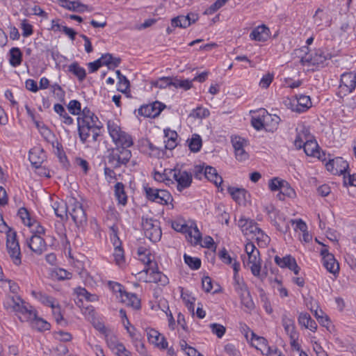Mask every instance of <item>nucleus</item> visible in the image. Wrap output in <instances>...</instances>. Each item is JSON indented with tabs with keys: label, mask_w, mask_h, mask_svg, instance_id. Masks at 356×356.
Instances as JSON below:
<instances>
[{
	"label": "nucleus",
	"mask_w": 356,
	"mask_h": 356,
	"mask_svg": "<svg viewBox=\"0 0 356 356\" xmlns=\"http://www.w3.org/2000/svg\"><path fill=\"white\" fill-rule=\"evenodd\" d=\"M175 177V181L177 183V190L181 191L182 190L188 188L192 183V174L186 170L179 169Z\"/></svg>",
	"instance_id": "18"
},
{
	"label": "nucleus",
	"mask_w": 356,
	"mask_h": 356,
	"mask_svg": "<svg viewBox=\"0 0 356 356\" xmlns=\"http://www.w3.org/2000/svg\"><path fill=\"white\" fill-rule=\"evenodd\" d=\"M79 115V116L77 118V119H88L93 118L94 117H97L88 107H85L83 110H81V113Z\"/></svg>",
	"instance_id": "64"
},
{
	"label": "nucleus",
	"mask_w": 356,
	"mask_h": 356,
	"mask_svg": "<svg viewBox=\"0 0 356 356\" xmlns=\"http://www.w3.org/2000/svg\"><path fill=\"white\" fill-rule=\"evenodd\" d=\"M325 166L327 170L334 175L345 174L349 168L347 161H344L341 157L329 160Z\"/></svg>",
	"instance_id": "16"
},
{
	"label": "nucleus",
	"mask_w": 356,
	"mask_h": 356,
	"mask_svg": "<svg viewBox=\"0 0 356 356\" xmlns=\"http://www.w3.org/2000/svg\"><path fill=\"white\" fill-rule=\"evenodd\" d=\"M269 33V29L265 25H261L251 32L250 38L254 40L265 42L268 39Z\"/></svg>",
	"instance_id": "23"
},
{
	"label": "nucleus",
	"mask_w": 356,
	"mask_h": 356,
	"mask_svg": "<svg viewBox=\"0 0 356 356\" xmlns=\"http://www.w3.org/2000/svg\"><path fill=\"white\" fill-rule=\"evenodd\" d=\"M164 134L165 148L168 149H174L177 145V140L178 135L177 132L170 129H165Z\"/></svg>",
	"instance_id": "32"
},
{
	"label": "nucleus",
	"mask_w": 356,
	"mask_h": 356,
	"mask_svg": "<svg viewBox=\"0 0 356 356\" xmlns=\"http://www.w3.org/2000/svg\"><path fill=\"white\" fill-rule=\"evenodd\" d=\"M24 316H19L22 321L29 322L32 328L38 331H46L50 330V324L44 319L39 318L37 316L36 310L31 307Z\"/></svg>",
	"instance_id": "9"
},
{
	"label": "nucleus",
	"mask_w": 356,
	"mask_h": 356,
	"mask_svg": "<svg viewBox=\"0 0 356 356\" xmlns=\"http://www.w3.org/2000/svg\"><path fill=\"white\" fill-rule=\"evenodd\" d=\"M282 324L284 328L285 332L289 337L298 334L296 330L294 320L290 318L286 314H284L282 316Z\"/></svg>",
	"instance_id": "31"
},
{
	"label": "nucleus",
	"mask_w": 356,
	"mask_h": 356,
	"mask_svg": "<svg viewBox=\"0 0 356 356\" xmlns=\"http://www.w3.org/2000/svg\"><path fill=\"white\" fill-rule=\"evenodd\" d=\"M107 129L116 147L129 148L134 145L131 136L123 131L114 120H110L107 122Z\"/></svg>",
	"instance_id": "2"
},
{
	"label": "nucleus",
	"mask_w": 356,
	"mask_h": 356,
	"mask_svg": "<svg viewBox=\"0 0 356 356\" xmlns=\"http://www.w3.org/2000/svg\"><path fill=\"white\" fill-rule=\"evenodd\" d=\"M178 168H175L174 169H165L164 171V177L166 181H172L175 179V177L177 176V172L178 171Z\"/></svg>",
	"instance_id": "60"
},
{
	"label": "nucleus",
	"mask_w": 356,
	"mask_h": 356,
	"mask_svg": "<svg viewBox=\"0 0 356 356\" xmlns=\"http://www.w3.org/2000/svg\"><path fill=\"white\" fill-rule=\"evenodd\" d=\"M60 6L67 10H72L74 12L83 13L85 10H88V6L79 1H71L68 0H59Z\"/></svg>",
	"instance_id": "27"
},
{
	"label": "nucleus",
	"mask_w": 356,
	"mask_h": 356,
	"mask_svg": "<svg viewBox=\"0 0 356 356\" xmlns=\"http://www.w3.org/2000/svg\"><path fill=\"white\" fill-rule=\"evenodd\" d=\"M6 234V250L13 262L19 266L22 263V254L17 233L12 229L5 232Z\"/></svg>",
	"instance_id": "4"
},
{
	"label": "nucleus",
	"mask_w": 356,
	"mask_h": 356,
	"mask_svg": "<svg viewBox=\"0 0 356 356\" xmlns=\"http://www.w3.org/2000/svg\"><path fill=\"white\" fill-rule=\"evenodd\" d=\"M3 306L7 310L17 313L19 317L27 314L28 311L32 307L16 295L8 296L3 301Z\"/></svg>",
	"instance_id": "6"
},
{
	"label": "nucleus",
	"mask_w": 356,
	"mask_h": 356,
	"mask_svg": "<svg viewBox=\"0 0 356 356\" xmlns=\"http://www.w3.org/2000/svg\"><path fill=\"white\" fill-rule=\"evenodd\" d=\"M186 237L191 243L195 245L200 244L202 241V234L198 229L197 225L195 222H190L188 229L186 233Z\"/></svg>",
	"instance_id": "22"
},
{
	"label": "nucleus",
	"mask_w": 356,
	"mask_h": 356,
	"mask_svg": "<svg viewBox=\"0 0 356 356\" xmlns=\"http://www.w3.org/2000/svg\"><path fill=\"white\" fill-rule=\"evenodd\" d=\"M54 210L56 216L63 220L67 218V205H58L56 207H54Z\"/></svg>",
	"instance_id": "54"
},
{
	"label": "nucleus",
	"mask_w": 356,
	"mask_h": 356,
	"mask_svg": "<svg viewBox=\"0 0 356 356\" xmlns=\"http://www.w3.org/2000/svg\"><path fill=\"white\" fill-rule=\"evenodd\" d=\"M101 60L102 65L107 66L109 69L119 66L121 63L120 58L113 57L111 54H103L101 57Z\"/></svg>",
	"instance_id": "36"
},
{
	"label": "nucleus",
	"mask_w": 356,
	"mask_h": 356,
	"mask_svg": "<svg viewBox=\"0 0 356 356\" xmlns=\"http://www.w3.org/2000/svg\"><path fill=\"white\" fill-rule=\"evenodd\" d=\"M33 294L34 296L38 299L43 305L46 306H49L52 309H54L55 305V299L53 297L49 296L45 293H43L40 291L35 292L33 291Z\"/></svg>",
	"instance_id": "40"
},
{
	"label": "nucleus",
	"mask_w": 356,
	"mask_h": 356,
	"mask_svg": "<svg viewBox=\"0 0 356 356\" xmlns=\"http://www.w3.org/2000/svg\"><path fill=\"white\" fill-rule=\"evenodd\" d=\"M261 261L259 251L250 254L248 257L247 264L250 266L251 272L255 277H259L261 275Z\"/></svg>",
	"instance_id": "20"
},
{
	"label": "nucleus",
	"mask_w": 356,
	"mask_h": 356,
	"mask_svg": "<svg viewBox=\"0 0 356 356\" xmlns=\"http://www.w3.org/2000/svg\"><path fill=\"white\" fill-rule=\"evenodd\" d=\"M106 341L109 348L116 354L120 350V346H124L123 343L118 341L117 337L112 334H106Z\"/></svg>",
	"instance_id": "41"
},
{
	"label": "nucleus",
	"mask_w": 356,
	"mask_h": 356,
	"mask_svg": "<svg viewBox=\"0 0 356 356\" xmlns=\"http://www.w3.org/2000/svg\"><path fill=\"white\" fill-rule=\"evenodd\" d=\"M209 115V111L202 107H197V108L193 109L192 113L190 114V116L200 119L207 118Z\"/></svg>",
	"instance_id": "49"
},
{
	"label": "nucleus",
	"mask_w": 356,
	"mask_h": 356,
	"mask_svg": "<svg viewBox=\"0 0 356 356\" xmlns=\"http://www.w3.org/2000/svg\"><path fill=\"white\" fill-rule=\"evenodd\" d=\"M165 106L161 102H155L152 104L143 105L138 108V114L146 118L157 117Z\"/></svg>",
	"instance_id": "14"
},
{
	"label": "nucleus",
	"mask_w": 356,
	"mask_h": 356,
	"mask_svg": "<svg viewBox=\"0 0 356 356\" xmlns=\"http://www.w3.org/2000/svg\"><path fill=\"white\" fill-rule=\"evenodd\" d=\"M68 70L70 72L75 75L80 81H82L86 78V70L83 67H80L76 62L70 65L68 67Z\"/></svg>",
	"instance_id": "38"
},
{
	"label": "nucleus",
	"mask_w": 356,
	"mask_h": 356,
	"mask_svg": "<svg viewBox=\"0 0 356 356\" xmlns=\"http://www.w3.org/2000/svg\"><path fill=\"white\" fill-rule=\"evenodd\" d=\"M227 191L232 199L237 203L242 204L246 201L248 192L245 189L229 186L227 188Z\"/></svg>",
	"instance_id": "29"
},
{
	"label": "nucleus",
	"mask_w": 356,
	"mask_h": 356,
	"mask_svg": "<svg viewBox=\"0 0 356 356\" xmlns=\"http://www.w3.org/2000/svg\"><path fill=\"white\" fill-rule=\"evenodd\" d=\"M265 211L270 218L271 222L277 227V230L283 233H286L289 230L290 227L289 223H285L284 225L282 226L280 222H277V218L284 219V215L281 213L278 210H277L273 205L270 204L266 207Z\"/></svg>",
	"instance_id": "13"
},
{
	"label": "nucleus",
	"mask_w": 356,
	"mask_h": 356,
	"mask_svg": "<svg viewBox=\"0 0 356 356\" xmlns=\"http://www.w3.org/2000/svg\"><path fill=\"white\" fill-rule=\"evenodd\" d=\"M190 222L188 223H183L180 221H173L172 222V227L177 232L186 234L188 229V225Z\"/></svg>",
	"instance_id": "53"
},
{
	"label": "nucleus",
	"mask_w": 356,
	"mask_h": 356,
	"mask_svg": "<svg viewBox=\"0 0 356 356\" xmlns=\"http://www.w3.org/2000/svg\"><path fill=\"white\" fill-rule=\"evenodd\" d=\"M171 83V77L163 76L154 83V86L159 88H165L170 86Z\"/></svg>",
	"instance_id": "55"
},
{
	"label": "nucleus",
	"mask_w": 356,
	"mask_h": 356,
	"mask_svg": "<svg viewBox=\"0 0 356 356\" xmlns=\"http://www.w3.org/2000/svg\"><path fill=\"white\" fill-rule=\"evenodd\" d=\"M54 109L56 113H58L60 118H63L62 121L63 123L67 125L73 124V119L67 114L65 108L60 104L54 105Z\"/></svg>",
	"instance_id": "39"
},
{
	"label": "nucleus",
	"mask_w": 356,
	"mask_h": 356,
	"mask_svg": "<svg viewBox=\"0 0 356 356\" xmlns=\"http://www.w3.org/2000/svg\"><path fill=\"white\" fill-rule=\"evenodd\" d=\"M310 136L309 131L305 128L303 129L302 133H298L294 141V145L297 149H300L303 147V145L307 139H309Z\"/></svg>",
	"instance_id": "42"
},
{
	"label": "nucleus",
	"mask_w": 356,
	"mask_h": 356,
	"mask_svg": "<svg viewBox=\"0 0 356 356\" xmlns=\"http://www.w3.org/2000/svg\"><path fill=\"white\" fill-rule=\"evenodd\" d=\"M202 285L203 290L207 293L211 292L213 289L212 280L208 276L202 278Z\"/></svg>",
	"instance_id": "62"
},
{
	"label": "nucleus",
	"mask_w": 356,
	"mask_h": 356,
	"mask_svg": "<svg viewBox=\"0 0 356 356\" xmlns=\"http://www.w3.org/2000/svg\"><path fill=\"white\" fill-rule=\"evenodd\" d=\"M204 177L214 183L218 187L222 183V178L218 174L216 168L209 165L207 166L204 169Z\"/></svg>",
	"instance_id": "30"
},
{
	"label": "nucleus",
	"mask_w": 356,
	"mask_h": 356,
	"mask_svg": "<svg viewBox=\"0 0 356 356\" xmlns=\"http://www.w3.org/2000/svg\"><path fill=\"white\" fill-rule=\"evenodd\" d=\"M224 350L229 356H241L239 350L232 343L226 344L224 346Z\"/></svg>",
	"instance_id": "57"
},
{
	"label": "nucleus",
	"mask_w": 356,
	"mask_h": 356,
	"mask_svg": "<svg viewBox=\"0 0 356 356\" xmlns=\"http://www.w3.org/2000/svg\"><path fill=\"white\" fill-rule=\"evenodd\" d=\"M22 35L28 37L33 33L32 26L27 23L26 20H24L22 23Z\"/></svg>",
	"instance_id": "63"
},
{
	"label": "nucleus",
	"mask_w": 356,
	"mask_h": 356,
	"mask_svg": "<svg viewBox=\"0 0 356 356\" xmlns=\"http://www.w3.org/2000/svg\"><path fill=\"white\" fill-rule=\"evenodd\" d=\"M129 88V81L126 76L121 77L118 79V90L122 92H125L126 90Z\"/></svg>",
	"instance_id": "58"
},
{
	"label": "nucleus",
	"mask_w": 356,
	"mask_h": 356,
	"mask_svg": "<svg viewBox=\"0 0 356 356\" xmlns=\"http://www.w3.org/2000/svg\"><path fill=\"white\" fill-rule=\"evenodd\" d=\"M238 226L245 235L253 234L257 236V239H259L264 235L262 230L258 227L257 224L252 220L241 218L238 220Z\"/></svg>",
	"instance_id": "15"
},
{
	"label": "nucleus",
	"mask_w": 356,
	"mask_h": 356,
	"mask_svg": "<svg viewBox=\"0 0 356 356\" xmlns=\"http://www.w3.org/2000/svg\"><path fill=\"white\" fill-rule=\"evenodd\" d=\"M356 88V74L355 72H345L341 74L339 94L346 95L352 92Z\"/></svg>",
	"instance_id": "12"
},
{
	"label": "nucleus",
	"mask_w": 356,
	"mask_h": 356,
	"mask_svg": "<svg viewBox=\"0 0 356 356\" xmlns=\"http://www.w3.org/2000/svg\"><path fill=\"white\" fill-rule=\"evenodd\" d=\"M131 156V152L128 148L115 147L110 150L108 163L111 168H118L126 165Z\"/></svg>",
	"instance_id": "3"
},
{
	"label": "nucleus",
	"mask_w": 356,
	"mask_h": 356,
	"mask_svg": "<svg viewBox=\"0 0 356 356\" xmlns=\"http://www.w3.org/2000/svg\"><path fill=\"white\" fill-rule=\"evenodd\" d=\"M147 198L152 202L161 204H168L172 200L170 193L165 190H158L146 186L144 188Z\"/></svg>",
	"instance_id": "11"
},
{
	"label": "nucleus",
	"mask_w": 356,
	"mask_h": 356,
	"mask_svg": "<svg viewBox=\"0 0 356 356\" xmlns=\"http://www.w3.org/2000/svg\"><path fill=\"white\" fill-rule=\"evenodd\" d=\"M77 127L79 138L83 143H85L90 137V133L94 142L98 140L103 124L98 117H94L88 119H77Z\"/></svg>",
	"instance_id": "1"
},
{
	"label": "nucleus",
	"mask_w": 356,
	"mask_h": 356,
	"mask_svg": "<svg viewBox=\"0 0 356 356\" xmlns=\"http://www.w3.org/2000/svg\"><path fill=\"white\" fill-rule=\"evenodd\" d=\"M18 215L19 216L20 218L22 220L24 225L31 227L33 225L31 222V219L30 218L29 213L28 212L27 209L24 207H22L18 211Z\"/></svg>",
	"instance_id": "48"
},
{
	"label": "nucleus",
	"mask_w": 356,
	"mask_h": 356,
	"mask_svg": "<svg viewBox=\"0 0 356 356\" xmlns=\"http://www.w3.org/2000/svg\"><path fill=\"white\" fill-rule=\"evenodd\" d=\"M273 79V74H270L268 73V74L264 75L260 80V82H259L260 87H261L263 88H268L269 86L270 85V83H272Z\"/></svg>",
	"instance_id": "59"
},
{
	"label": "nucleus",
	"mask_w": 356,
	"mask_h": 356,
	"mask_svg": "<svg viewBox=\"0 0 356 356\" xmlns=\"http://www.w3.org/2000/svg\"><path fill=\"white\" fill-rule=\"evenodd\" d=\"M188 17L184 15H179L174 17L171 20V25L172 27L186 28L190 26Z\"/></svg>",
	"instance_id": "45"
},
{
	"label": "nucleus",
	"mask_w": 356,
	"mask_h": 356,
	"mask_svg": "<svg viewBox=\"0 0 356 356\" xmlns=\"http://www.w3.org/2000/svg\"><path fill=\"white\" fill-rule=\"evenodd\" d=\"M282 184V186H281L280 191L282 192V194L285 195L286 197H293L296 195V192L294 189L290 186L287 181L284 180Z\"/></svg>",
	"instance_id": "51"
},
{
	"label": "nucleus",
	"mask_w": 356,
	"mask_h": 356,
	"mask_svg": "<svg viewBox=\"0 0 356 356\" xmlns=\"http://www.w3.org/2000/svg\"><path fill=\"white\" fill-rule=\"evenodd\" d=\"M308 50L307 47H304L300 51L305 54V56H301L300 62L302 65H316L319 66L323 65L325 61L328 58L329 54H325L321 49H318L313 54H308L306 51Z\"/></svg>",
	"instance_id": "10"
},
{
	"label": "nucleus",
	"mask_w": 356,
	"mask_h": 356,
	"mask_svg": "<svg viewBox=\"0 0 356 356\" xmlns=\"http://www.w3.org/2000/svg\"><path fill=\"white\" fill-rule=\"evenodd\" d=\"M142 227L144 231L145 235L151 241L156 243L159 241L162 235L161 229L159 226V222L150 218H142Z\"/></svg>",
	"instance_id": "8"
},
{
	"label": "nucleus",
	"mask_w": 356,
	"mask_h": 356,
	"mask_svg": "<svg viewBox=\"0 0 356 356\" xmlns=\"http://www.w3.org/2000/svg\"><path fill=\"white\" fill-rule=\"evenodd\" d=\"M202 139L197 134H193L189 140L188 147L191 152H197L202 147Z\"/></svg>",
	"instance_id": "44"
},
{
	"label": "nucleus",
	"mask_w": 356,
	"mask_h": 356,
	"mask_svg": "<svg viewBox=\"0 0 356 356\" xmlns=\"http://www.w3.org/2000/svg\"><path fill=\"white\" fill-rule=\"evenodd\" d=\"M115 195L119 202L122 205H125L127 202V196L124 191V186L122 183L118 182L115 185Z\"/></svg>",
	"instance_id": "37"
},
{
	"label": "nucleus",
	"mask_w": 356,
	"mask_h": 356,
	"mask_svg": "<svg viewBox=\"0 0 356 356\" xmlns=\"http://www.w3.org/2000/svg\"><path fill=\"white\" fill-rule=\"evenodd\" d=\"M298 321L300 325L304 326L307 329H309L312 332H315L317 329L316 323L311 318L308 313H300Z\"/></svg>",
	"instance_id": "28"
},
{
	"label": "nucleus",
	"mask_w": 356,
	"mask_h": 356,
	"mask_svg": "<svg viewBox=\"0 0 356 356\" xmlns=\"http://www.w3.org/2000/svg\"><path fill=\"white\" fill-rule=\"evenodd\" d=\"M234 286L236 291L241 295L247 294L250 296V291L247 284L244 282L243 279L240 276H234Z\"/></svg>",
	"instance_id": "35"
},
{
	"label": "nucleus",
	"mask_w": 356,
	"mask_h": 356,
	"mask_svg": "<svg viewBox=\"0 0 356 356\" xmlns=\"http://www.w3.org/2000/svg\"><path fill=\"white\" fill-rule=\"evenodd\" d=\"M323 265L330 273L334 275L339 273V264L335 259L333 254L327 255L325 259L323 260Z\"/></svg>",
	"instance_id": "33"
},
{
	"label": "nucleus",
	"mask_w": 356,
	"mask_h": 356,
	"mask_svg": "<svg viewBox=\"0 0 356 356\" xmlns=\"http://www.w3.org/2000/svg\"><path fill=\"white\" fill-rule=\"evenodd\" d=\"M283 181H284V180H280L278 178L275 177L270 180L269 184H268L269 188L272 191H280L281 188V186H282V184H282Z\"/></svg>",
	"instance_id": "56"
},
{
	"label": "nucleus",
	"mask_w": 356,
	"mask_h": 356,
	"mask_svg": "<svg viewBox=\"0 0 356 356\" xmlns=\"http://www.w3.org/2000/svg\"><path fill=\"white\" fill-rule=\"evenodd\" d=\"M212 332L216 334L218 338H221L225 333V327L218 323H212L210 325Z\"/></svg>",
	"instance_id": "52"
},
{
	"label": "nucleus",
	"mask_w": 356,
	"mask_h": 356,
	"mask_svg": "<svg viewBox=\"0 0 356 356\" xmlns=\"http://www.w3.org/2000/svg\"><path fill=\"white\" fill-rule=\"evenodd\" d=\"M185 263L193 270H197L201 266V260L197 257H193L187 254L184 256Z\"/></svg>",
	"instance_id": "46"
},
{
	"label": "nucleus",
	"mask_w": 356,
	"mask_h": 356,
	"mask_svg": "<svg viewBox=\"0 0 356 356\" xmlns=\"http://www.w3.org/2000/svg\"><path fill=\"white\" fill-rule=\"evenodd\" d=\"M115 245L113 256L115 257V261L118 265H121L124 262V250L120 246V245H118L115 243Z\"/></svg>",
	"instance_id": "47"
},
{
	"label": "nucleus",
	"mask_w": 356,
	"mask_h": 356,
	"mask_svg": "<svg viewBox=\"0 0 356 356\" xmlns=\"http://www.w3.org/2000/svg\"><path fill=\"white\" fill-rule=\"evenodd\" d=\"M122 302L127 306L131 307L134 309L140 308V300L134 293L124 291L121 296Z\"/></svg>",
	"instance_id": "24"
},
{
	"label": "nucleus",
	"mask_w": 356,
	"mask_h": 356,
	"mask_svg": "<svg viewBox=\"0 0 356 356\" xmlns=\"http://www.w3.org/2000/svg\"><path fill=\"white\" fill-rule=\"evenodd\" d=\"M67 108L72 115H79L81 111V103L77 100H71Z\"/></svg>",
	"instance_id": "50"
},
{
	"label": "nucleus",
	"mask_w": 356,
	"mask_h": 356,
	"mask_svg": "<svg viewBox=\"0 0 356 356\" xmlns=\"http://www.w3.org/2000/svg\"><path fill=\"white\" fill-rule=\"evenodd\" d=\"M291 110L298 113L307 111L312 106L310 97L307 95H300L296 97V100L291 103Z\"/></svg>",
	"instance_id": "17"
},
{
	"label": "nucleus",
	"mask_w": 356,
	"mask_h": 356,
	"mask_svg": "<svg viewBox=\"0 0 356 356\" xmlns=\"http://www.w3.org/2000/svg\"><path fill=\"white\" fill-rule=\"evenodd\" d=\"M29 248L37 254H41L47 250V245L40 236L32 235L30 239L27 241Z\"/></svg>",
	"instance_id": "19"
},
{
	"label": "nucleus",
	"mask_w": 356,
	"mask_h": 356,
	"mask_svg": "<svg viewBox=\"0 0 356 356\" xmlns=\"http://www.w3.org/2000/svg\"><path fill=\"white\" fill-rule=\"evenodd\" d=\"M232 143L235 151L238 149L244 147L245 140L241 137L234 136L232 138Z\"/></svg>",
	"instance_id": "61"
},
{
	"label": "nucleus",
	"mask_w": 356,
	"mask_h": 356,
	"mask_svg": "<svg viewBox=\"0 0 356 356\" xmlns=\"http://www.w3.org/2000/svg\"><path fill=\"white\" fill-rule=\"evenodd\" d=\"M294 260L295 259L291 255H286L282 258L279 256L275 257V264L281 268H289Z\"/></svg>",
	"instance_id": "43"
},
{
	"label": "nucleus",
	"mask_w": 356,
	"mask_h": 356,
	"mask_svg": "<svg viewBox=\"0 0 356 356\" xmlns=\"http://www.w3.org/2000/svg\"><path fill=\"white\" fill-rule=\"evenodd\" d=\"M147 338L150 343L160 348L165 349L168 347V342L165 337L154 329H151L147 332Z\"/></svg>",
	"instance_id": "21"
},
{
	"label": "nucleus",
	"mask_w": 356,
	"mask_h": 356,
	"mask_svg": "<svg viewBox=\"0 0 356 356\" xmlns=\"http://www.w3.org/2000/svg\"><path fill=\"white\" fill-rule=\"evenodd\" d=\"M146 264L148 267L139 273V274H142L143 273L149 274V280H146V282L156 283L162 286H166L169 283L168 277L158 270L156 263H153L149 257L147 258Z\"/></svg>",
	"instance_id": "5"
},
{
	"label": "nucleus",
	"mask_w": 356,
	"mask_h": 356,
	"mask_svg": "<svg viewBox=\"0 0 356 356\" xmlns=\"http://www.w3.org/2000/svg\"><path fill=\"white\" fill-rule=\"evenodd\" d=\"M305 153L309 156L320 158L318 145L315 140L307 139L303 145Z\"/></svg>",
	"instance_id": "26"
},
{
	"label": "nucleus",
	"mask_w": 356,
	"mask_h": 356,
	"mask_svg": "<svg viewBox=\"0 0 356 356\" xmlns=\"http://www.w3.org/2000/svg\"><path fill=\"white\" fill-rule=\"evenodd\" d=\"M67 213L71 216L77 227H82L87 223V216L82 204L76 199H70L67 205Z\"/></svg>",
	"instance_id": "7"
},
{
	"label": "nucleus",
	"mask_w": 356,
	"mask_h": 356,
	"mask_svg": "<svg viewBox=\"0 0 356 356\" xmlns=\"http://www.w3.org/2000/svg\"><path fill=\"white\" fill-rule=\"evenodd\" d=\"M44 154L42 149H32L29 152V159L31 164L39 170H43L40 168V165L44 161Z\"/></svg>",
	"instance_id": "25"
},
{
	"label": "nucleus",
	"mask_w": 356,
	"mask_h": 356,
	"mask_svg": "<svg viewBox=\"0 0 356 356\" xmlns=\"http://www.w3.org/2000/svg\"><path fill=\"white\" fill-rule=\"evenodd\" d=\"M9 63L13 67H17L22 62V53L19 48L13 47L9 51Z\"/></svg>",
	"instance_id": "34"
}]
</instances>
